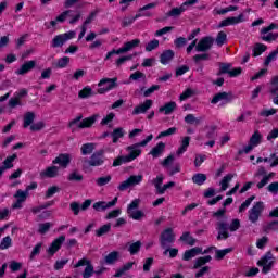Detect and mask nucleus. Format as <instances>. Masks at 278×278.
<instances>
[{
	"mask_svg": "<svg viewBox=\"0 0 278 278\" xmlns=\"http://www.w3.org/2000/svg\"><path fill=\"white\" fill-rule=\"evenodd\" d=\"M135 264H136L135 262L126 263L123 267L117 269V271L114 274V277H116V278L123 277V275H125V273H127L128 270H131L134 268Z\"/></svg>",
	"mask_w": 278,
	"mask_h": 278,
	"instance_id": "nucleus-28",
	"label": "nucleus"
},
{
	"mask_svg": "<svg viewBox=\"0 0 278 278\" xmlns=\"http://www.w3.org/2000/svg\"><path fill=\"white\" fill-rule=\"evenodd\" d=\"M129 163V159H127V155L124 156H118L117 159L114 160L113 166H122V164H127Z\"/></svg>",
	"mask_w": 278,
	"mask_h": 278,
	"instance_id": "nucleus-60",
	"label": "nucleus"
},
{
	"mask_svg": "<svg viewBox=\"0 0 278 278\" xmlns=\"http://www.w3.org/2000/svg\"><path fill=\"white\" fill-rule=\"evenodd\" d=\"M253 201H255V195H251L250 198H248L240 206H239V212H245L247 208L251 205V203H253Z\"/></svg>",
	"mask_w": 278,
	"mask_h": 278,
	"instance_id": "nucleus-50",
	"label": "nucleus"
},
{
	"mask_svg": "<svg viewBox=\"0 0 278 278\" xmlns=\"http://www.w3.org/2000/svg\"><path fill=\"white\" fill-rule=\"evenodd\" d=\"M27 197H29V193L27 191H23L18 189L16 193L14 194V198L16 199V202L13 204L14 210H21L23 207V203L27 201Z\"/></svg>",
	"mask_w": 278,
	"mask_h": 278,
	"instance_id": "nucleus-14",
	"label": "nucleus"
},
{
	"mask_svg": "<svg viewBox=\"0 0 278 278\" xmlns=\"http://www.w3.org/2000/svg\"><path fill=\"white\" fill-rule=\"evenodd\" d=\"M129 218H132V220H140L141 218H144V212L142 211H130L128 213Z\"/></svg>",
	"mask_w": 278,
	"mask_h": 278,
	"instance_id": "nucleus-53",
	"label": "nucleus"
},
{
	"mask_svg": "<svg viewBox=\"0 0 278 278\" xmlns=\"http://www.w3.org/2000/svg\"><path fill=\"white\" fill-rule=\"evenodd\" d=\"M67 179L68 181H83L84 176L78 172H73L72 174L68 175Z\"/></svg>",
	"mask_w": 278,
	"mask_h": 278,
	"instance_id": "nucleus-58",
	"label": "nucleus"
},
{
	"mask_svg": "<svg viewBox=\"0 0 278 278\" xmlns=\"http://www.w3.org/2000/svg\"><path fill=\"white\" fill-rule=\"evenodd\" d=\"M116 203H118V198H114L111 202L99 201L93 204V210H96V212H105V210L114 207Z\"/></svg>",
	"mask_w": 278,
	"mask_h": 278,
	"instance_id": "nucleus-15",
	"label": "nucleus"
},
{
	"mask_svg": "<svg viewBox=\"0 0 278 278\" xmlns=\"http://www.w3.org/2000/svg\"><path fill=\"white\" fill-rule=\"evenodd\" d=\"M129 81H147V74L137 71L129 76Z\"/></svg>",
	"mask_w": 278,
	"mask_h": 278,
	"instance_id": "nucleus-35",
	"label": "nucleus"
},
{
	"mask_svg": "<svg viewBox=\"0 0 278 278\" xmlns=\"http://www.w3.org/2000/svg\"><path fill=\"white\" fill-rule=\"evenodd\" d=\"M160 47V40L153 39L146 45V51L151 52L154 51V49H157Z\"/></svg>",
	"mask_w": 278,
	"mask_h": 278,
	"instance_id": "nucleus-54",
	"label": "nucleus"
},
{
	"mask_svg": "<svg viewBox=\"0 0 278 278\" xmlns=\"http://www.w3.org/2000/svg\"><path fill=\"white\" fill-rule=\"evenodd\" d=\"M34 121H36V113L35 112H26L24 114V124L23 127L27 129V127L34 125Z\"/></svg>",
	"mask_w": 278,
	"mask_h": 278,
	"instance_id": "nucleus-26",
	"label": "nucleus"
},
{
	"mask_svg": "<svg viewBox=\"0 0 278 278\" xmlns=\"http://www.w3.org/2000/svg\"><path fill=\"white\" fill-rule=\"evenodd\" d=\"M111 136L113 138V143L116 144V142H118V139L125 136V130L123 128H115Z\"/></svg>",
	"mask_w": 278,
	"mask_h": 278,
	"instance_id": "nucleus-43",
	"label": "nucleus"
},
{
	"mask_svg": "<svg viewBox=\"0 0 278 278\" xmlns=\"http://www.w3.org/2000/svg\"><path fill=\"white\" fill-rule=\"evenodd\" d=\"M83 115H78L73 121L70 122L68 127L72 131H77V129H86L90 127L93 123H97V116H90L83 119ZM83 119V121H81Z\"/></svg>",
	"mask_w": 278,
	"mask_h": 278,
	"instance_id": "nucleus-2",
	"label": "nucleus"
},
{
	"mask_svg": "<svg viewBox=\"0 0 278 278\" xmlns=\"http://www.w3.org/2000/svg\"><path fill=\"white\" fill-rule=\"evenodd\" d=\"M174 110H177V103L175 101H170L165 103V105L159 109V112L164 113L166 116L168 114H173Z\"/></svg>",
	"mask_w": 278,
	"mask_h": 278,
	"instance_id": "nucleus-23",
	"label": "nucleus"
},
{
	"mask_svg": "<svg viewBox=\"0 0 278 278\" xmlns=\"http://www.w3.org/2000/svg\"><path fill=\"white\" fill-rule=\"evenodd\" d=\"M36 68V61L25 62L18 70L15 71L16 75H27L30 71Z\"/></svg>",
	"mask_w": 278,
	"mask_h": 278,
	"instance_id": "nucleus-19",
	"label": "nucleus"
},
{
	"mask_svg": "<svg viewBox=\"0 0 278 278\" xmlns=\"http://www.w3.org/2000/svg\"><path fill=\"white\" fill-rule=\"evenodd\" d=\"M244 21V14H240L237 17H227L223 20L219 24V27H229V25H238V23H242Z\"/></svg>",
	"mask_w": 278,
	"mask_h": 278,
	"instance_id": "nucleus-20",
	"label": "nucleus"
},
{
	"mask_svg": "<svg viewBox=\"0 0 278 278\" xmlns=\"http://www.w3.org/2000/svg\"><path fill=\"white\" fill-rule=\"evenodd\" d=\"M210 58H211L210 53L195 54L193 56V62L195 64H199L201 62V60L207 61V60H210Z\"/></svg>",
	"mask_w": 278,
	"mask_h": 278,
	"instance_id": "nucleus-61",
	"label": "nucleus"
},
{
	"mask_svg": "<svg viewBox=\"0 0 278 278\" xmlns=\"http://www.w3.org/2000/svg\"><path fill=\"white\" fill-rule=\"evenodd\" d=\"M174 58H175V52L173 50H165L161 54L160 62L161 64H168V62H170V60H173Z\"/></svg>",
	"mask_w": 278,
	"mask_h": 278,
	"instance_id": "nucleus-29",
	"label": "nucleus"
},
{
	"mask_svg": "<svg viewBox=\"0 0 278 278\" xmlns=\"http://www.w3.org/2000/svg\"><path fill=\"white\" fill-rule=\"evenodd\" d=\"M176 235L173 228H166L160 235V244L162 249H169L170 244H175Z\"/></svg>",
	"mask_w": 278,
	"mask_h": 278,
	"instance_id": "nucleus-4",
	"label": "nucleus"
},
{
	"mask_svg": "<svg viewBox=\"0 0 278 278\" xmlns=\"http://www.w3.org/2000/svg\"><path fill=\"white\" fill-rule=\"evenodd\" d=\"M204 117L200 116V117H195L194 114H187L185 116V123H187V125H195L199 126L201 125V122L203 121Z\"/></svg>",
	"mask_w": 278,
	"mask_h": 278,
	"instance_id": "nucleus-27",
	"label": "nucleus"
},
{
	"mask_svg": "<svg viewBox=\"0 0 278 278\" xmlns=\"http://www.w3.org/2000/svg\"><path fill=\"white\" fill-rule=\"evenodd\" d=\"M75 36H76V33L73 30L65 33V34L54 36V38L51 41L52 49H58L60 47H64V45H66V42H68V40H73V38H75Z\"/></svg>",
	"mask_w": 278,
	"mask_h": 278,
	"instance_id": "nucleus-6",
	"label": "nucleus"
},
{
	"mask_svg": "<svg viewBox=\"0 0 278 278\" xmlns=\"http://www.w3.org/2000/svg\"><path fill=\"white\" fill-rule=\"evenodd\" d=\"M262 142V134H260V131H255L252 137L250 138V143L253 147H257V144H260Z\"/></svg>",
	"mask_w": 278,
	"mask_h": 278,
	"instance_id": "nucleus-47",
	"label": "nucleus"
},
{
	"mask_svg": "<svg viewBox=\"0 0 278 278\" xmlns=\"http://www.w3.org/2000/svg\"><path fill=\"white\" fill-rule=\"evenodd\" d=\"M141 182H142V175H137V176L132 175L118 186V190L119 192H125V190H127L128 188H131V186H138V184H141Z\"/></svg>",
	"mask_w": 278,
	"mask_h": 278,
	"instance_id": "nucleus-9",
	"label": "nucleus"
},
{
	"mask_svg": "<svg viewBox=\"0 0 278 278\" xmlns=\"http://www.w3.org/2000/svg\"><path fill=\"white\" fill-rule=\"evenodd\" d=\"M277 55H278V46H277V49L271 53H269L268 56L265 59V63H264L265 66H268L270 62H275V60H277Z\"/></svg>",
	"mask_w": 278,
	"mask_h": 278,
	"instance_id": "nucleus-56",
	"label": "nucleus"
},
{
	"mask_svg": "<svg viewBox=\"0 0 278 278\" xmlns=\"http://www.w3.org/2000/svg\"><path fill=\"white\" fill-rule=\"evenodd\" d=\"M17 155L13 154L11 156H8L4 161H3V166L0 168H4V170H8V168H14V164L12 162H14V160H16Z\"/></svg>",
	"mask_w": 278,
	"mask_h": 278,
	"instance_id": "nucleus-42",
	"label": "nucleus"
},
{
	"mask_svg": "<svg viewBox=\"0 0 278 278\" xmlns=\"http://www.w3.org/2000/svg\"><path fill=\"white\" fill-rule=\"evenodd\" d=\"M193 184H197V186H203L205 181H207V176L205 174H195L192 177Z\"/></svg>",
	"mask_w": 278,
	"mask_h": 278,
	"instance_id": "nucleus-37",
	"label": "nucleus"
},
{
	"mask_svg": "<svg viewBox=\"0 0 278 278\" xmlns=\"http://www.w3.org/2000/svg\"><path fill=\"white\" fill-rule=\"evenodd\" d=\"M220 101H224V103H231V101H233V94L225 91L218 92L213 97L211 103L216 105V103H220Z\"/></svg>",
	"mask_w": 278,
	"mask_h": 278,
	"instance_id": "nucleus-13",
	"label": "nucleus"
},
{
	"mask_svg": "<svg viewBox=\"0 0 278 278\" xmlns=\"http://www.w3.org/2000/svg\"><path fill=\"white\" fill-rule=\"evenodd\" d=\"M52 164H59L61 168H68V164H71V154L61 153L53 161Z\"/></svg>",
	"mask_w": 278,
	"mask_h": 278,
	"instance_id": "nucleus-17",
	"label": "nucleus"
},
{
	"mask_svg": "<svg viewBox=\"0 0 278 278\" xmlns=\"http://www.w3.org/2000/svg\"><path fill=\"white\" fill-rule=\"evenodd\" d=\"M217 240H227L229 238V223L219 220L216 223Z\"/></svg>",
	"mask_w": 278,
	"mask_h": 278,
	"instance_id": "nucleus-11",
	"label": "nucleus"
},
{
	"mask_svg": "<svg viewBox=\"0 0 278 278\" xmlns=\"http://www.w3.org/2000/svg\"><path fill=\"white\" fill-rule=\"evenodd\" d=\"M59 172H60V167L50 166V167L46 168V170L41 172L40 175H41V177L53 178V177H58Z\"/></svg>",
	"mask_w": 278,
	"mask_h": 278,
	"instance_id": "nucleus-25",
	"label": "nucleus"
},
{
	"mask_svg": "<svg viewBox=\"0 0 278 278\" xmlns=\"http://www.w3.org/2000/svg\"><path fill=\"white\" fill-rule=\"evenodd\" d=\"M10 247H12V238L7 236L0 242V249L1 251H4V249H10Z\"/></svg>",
	"mask_w": 278,
	"mask_h": 278,
	"instance_id": "nucleus-51",
	"label": "nucleus"
},
{
	"mask_svg": "<svg viewBox=\"0 0 278 278\" xmlns=\"http://www.w3.org/2000/svg\"><path fill=\"white\" fill-rule=\"evenodd\" d=\"M231 71V64L229 63H219V72H218V75H229Z\"/></svg>",
	"mask_w": 278,
	"mask_h": 278,
	"instance_id": "nucleus-52",
	"label": "nucleus"
},
{
	"mask_svg": "<svg viewBox=\"0 0 278 278\" xmlns=\"http://www.w3.org/2000/svg\"><path fill=\"white\" fill-rule=\"evenodd\" d=\"M56 192H60L59 187H56V186L50 187L46 191V199H51V197H53V194H56Z\"/></svg>",
	"mask_w": 278,
	"mask_h": 278,
	"instance_id": "nucleus-63",
	"label": "nucleus"
},
{
	"mask_svg": "<svg viewBox=\"0 0 278 278\" xmlns=\"http://www.w3.org/2000/svg\"><path fill=\"white\" fill-rule=\"evenodd\" d=\"M164 151H166V143L161 141L150 151V155H152L154 159H157L163 155Z\"/></svg>",
	"mask_w": 278,
	"mask_h": 278,
	"instance_id": "nucleus-22",
	"label": "nucleus"
},
{
	"mask_svg": "<svg viewBox=\"0 0 278 278\" xmlns=\"http://www.w3.org/2000/svg\"><path fill=\"white\" fill-rule=\"evenodd\" d=\"M257 266H263V269H262L263 275H268V273L273 270V266H275V256H273V253L267 252L257 262Z\"/></svg>",
	"mask_w": 278,
	"mask_h": 278,
	"instance_id": "nucleus-7",
	"label": "nucleus"
},
{
	"mask_svg": "<svg viewBox=\"0 0 278 278\" xmlns=\"http://www.w3.org/2000/svg\"><path fill=\"white\" fill-rule=\"evenodd\" d=\"M265 207L266 206L262 201L254 203L253 207L248 211V219L250 220V223H257V220H260L262 214L264 213Z\"/></svg>",
	"mask_w": 278,
	"mask_h": 278,
	"instance_id": "nucleus-5",
	"label": "nucleus"
},
{
	"mask_svg": "<svg viewBox=\"0 0 278 278\" xmlns=\"http://www.w3.org/2000/svg\"><path fill=\"white\" fill-rule=\"evenodd\" d=\"M110 229H112V225L105 224L96 230L97 238H101V236H105V233H110Z\"/></svg>",
	"mask_w": 278,
	"mask_h": 278,
	"instance_id": "nucleus-44",
	"label": "nucleus"
},
{
	"mask_svg": "<svg viewBox=\"0 0 278 278\" xmlns=\"http://www.w3.org/2000/svg\"><path fill=\"white\" fill-rule=\"evenodd\" d=\"M187 10V8L181 4L179 8H174L172 9L168 13L167 16H170L172 18H177V16H181L184 12Z\"/></svg>",
	"mask_w": 278,
	"mask_h": 278,
	"instance_id": "nucleus-34",
	"label": "nucleus"
},
{
	"mask_svg": "<svg viewBox=\"0 0 278 278\" xmlns=\"http://www.w3.org/2000/svg\"><path fill=\"white\" fill-rule=\"evenodd\" d=\"M136 47H140V39H132L131 41L125 42L124 46L117 49V53H128V51H132Z\"/></svg>",
	"mask_w": 278,
	"mask_h": 278,
	"instance_id": "nucleus-18",
	"label": "nucleus"
},
{
	"mask_svg": "<svg viewBox=\"0 0 278 278\" xmlns=\"http://www.w3.org/2000/svg\"><path fill=\"white\" fill-rule=\"evenodd\" d=\"M278 229V222L274 220V222H269L266 225L263 226V231L265 233H270V231H277Z\"/></svg>",
	"mask_w": 278,
	"mask_h": 278,
	"instance_id": "nucleus-38",
	"label": "nucleus"
},
{
	"mask_svg": "<svg viewBox=\"0 0 278 278\" xmlns=\"http://www.w3.org/2000/svg\"><path fill=\"white\" fill-rule=\"evenodd\" d=\"M267 190L271 192V194H278V181L269 184Z\"/></svg>",
	"mask_w": 278,
	"mask_h": 278,
	"instance_id": "nucleus-64",
	"label": "nucleus"
},
{
	"mask_svg": "<svg viewBox=\"0 0 278 278\" xmlns=\"http://www.w3.org/2000/svg\"><path fill=\"white\" fill-rule=\"evenodd\" d=\"M179 240L180 242H186L189 247H194V244H197V239L190 236V232H184Z\"/></svg>",
	"mask_w": 278,
	"mask_h": 278,
	"instance_id": "nucleus-32",
	"label": "nucleus"
},
{
	"mask_svg": "<svg viewBox=\"0 0 278 278\" xmlns=\"http://www.w3.org/2000/svg\"><path fill=\"white\" fill-rule=\"evenodd\" d=\"M94 275V266H92V263L85 267V270L83 271V278H90Z\"/></svg>",
	"mask_w": 278,
	"mask_h": 278,
	"instance_id": "nucleus-55",
	"label": "nucleus"
},
{
	"mask_svg": "<svg viewBox=\"0 0 278 278\" xmlns=\"http://www.w3.org/2000/svg\"><path fill=\"white\" fill-rule=\"evenodd\" d=\"M175 134H177V128L176 127H172V128H168L165 131L160 132L159 136L156 137V139L160 140L161 138H166V137L173 136Z\"/></svg>",
	"mask_w": 278,
	"mask_h": 278,
	"instance_id": "nucleus-49",
	"label": "nucleus"
},
{
	"mask_svg": "<svg viewBox=\"0 0 278 278\" xmlns=\"http://www.w3.org/2000/svg\"><path fill=\"white\" fill-rule=\"evenodd\" d=\"M118 255L119 253L116 251L109 253L104 258L105 264H116V262H118Z\"/></svg>",
	"mask_w": 278,
	"mask_h": 278,
	"instance_id": "nucleus-36",
	"label": "nucleus"
},
{
	"mask_svg": "<svg viewBox=\"0 0 278 278\" xmlns=\"http://www.w3.org/2000/svg\"><path fill=\"white\" fill-rule=\"evenodd\" d=\"M151 140H153V135H149L144 140L139 143L128 146L126 148V151L128 152V154L126 155L128 162H134V160L140 157V155L142 154V149H140V147H147L149 142H151Z\"/></svg>",
	"mask_w": 278,
	"mask_h": 278,
	"instance_id": "nucleus-1",
	"label": "nucleus"
},
{
	"mask_svg": "<svg viewBox=\"0 0 278 278\" xmlns=\"http://www.w3.org/2000/svg\"><path fill=\"white\" fill-rule=\"evenodd\" d=\"M65 240H66L65 236H60L59 238H56L48 248L47 250L48 255H50V257H53L55 253H58L60 249H62V244H64Z\"/></svg>",
	"mask_w": 278,
	"mask_h": 278,
	"instance_id": "nucleus-12",
	"label": "nucleus"
},
{
	"mask_svg": "<svg viewBox=\"0 0 278 278\" xmlns=\"http://www.w3.org/2000/svg\"><path fill=\"white\" fill-rule=\"evenodd\" d=\"M52 226H53V224H51L49 222L43 223V224H39V233L45 236V233H47V231H49Z\"/></svg>",
	"mask_w": 278,
	"mask_h": 278,
	"instance_id": "nucleus-59",
	"label": "nucleus"
},
{
	"mask_svg": "<svg viewBox=\"0 0 278 278\" xmlns=\"http://www.w3.org/2000/svg\"><path fill=\"white\" fill-rule=\"evenodd\" d=\"M97 149V143H84L80 148L81 155H90Z\"/></svg>",
	"mask_w": 278,
	"mask_h": 278,
	"instance_id": "nucleus-31",
	"label": "nucleus"
},
{
	"mask_svg": "<svg viewBox=\"0 0 278 278\" xmlns=\"http://www.w3.org/2000/svg\"><path fill=\"white\" fill-rule=\"evenodd\" d=\"M215 39L212 36H206L200 39V41L195 46V51L198 53H205L214 47Z\"/></svg>",
	"mask_w": 278,
	"mask_h": 278,
	"instance_id": "nucleus-8",
	"label": "nucleus"
},
{
	"mask_svg": "<svg viewBox=\"0 0 278 278\" xmlns=\"http://www.w3.org/2000/svg\"><path fill=\"white\" fill-rule=\"evenodd\" d=\"M98 94H105V92H110V90H114V88H118V78H102L98 84Z\"/></svg>",
	"mask_w": 278,
	"mask_h": 278,
	"instance_id": "nucleus-3",
	"label": "nucleus"
},
{
	"mask_svg": "<svg viewBox=\"0 0 278 278\" xmlns=\"http://www.w3.org/2000/svg\"><path fill=\"white\" fill-rule=\"evenodd\" d=\"M231 179H233L232 174H228L222 179V181L219 182V186L222 187V192H225V190L229 188V182L231 181Z\"/></svg>",
	"mask_w": 278,
	"mask_h": 278,
	"instance_id": "nucleus-39",
	"label": "nucleus"
},
{
	"mask_svg": "<svg viewBox=\"0 0 278 278\" xmlns=\"http://www.w3.org/2000/svg\"><path fill=\"white\" fill-rule=\"evenodd\" d=\"M203 253V249L195 247L190 250L185 251L182 260L185 262H189V260H192V257H197V255H201Z\"/></svg>",
	"mask_w": 278,
	"mask_h": 278,
	"instance_id": "nucleus-21",
	"label": "nucleus"
},
{
	"mask_svg": "<svg viewBox=\"0 0 278 278\" xmlns=\"http://www.w3.org/2000/svg\"><path fill=\"white\" fill-rule=\"evenodd\" d=\"M110 181H112V176L106 175V176L99 177L96 180V184H97V186H99L101 188L103 186H108V184H110Z\"/></svg>",
	"mask_w": 278,
	"mask_h": 278,
	"instance_id": "nucleus-46",
	"label": "nucleus"
},
{
	"mask_svg": "<svg viewBox=\"0 0 278 278\" xmlns=\"http://www.w3.org/2000/svg\"><path fill=\"white\" fill-rule=\"evenodd\" d=\"M71 64V58L63 56L60 58L55 63H53L54 68H66Z\"/></svg>",
	"mask_w": 278,
	"mask_h": 278,
	"instance_id": "nucleus-33",
	"label": "nucleus"
},
{
	"mask_svg": "<svg viewBox=\"0 0 278 278\" xmlns=\"http://www.w3.org/2000/svg\"><path fill=\"white\" fill-rule=\"evenodd\" d=\"M153 186L156 189V194H160V190H162V184H164V176L163 175H159L156 176V178H154L152 180Z\"/></svg>",
	"mask_w": 278,
	"mask_h": 278,
	"instance_id": "nucleus-41",
	"label": "nucleus"
},
{
	"mask_svg": "<svg viewBox=\"0 0 278 278\" xmlns=\"http://www.w3.org/2000/svg\"><path fill=\"white\" fill-rule=\"evenodd\" d=\"M188 147H190V137H185L181 140V144L178 148L176 154L177 155H184V153H186L188 151Z\"/></svg>",
	"mask_w": 278,
	"mask_h": 278,
	"instance_id": "nucleus-30",
	"label": "nucleus"
},
{
	"mask_svg": "<svg viewBox=\"0 0 278 278\" xmlns=\"http://www.w3.org/2000/svg\"><path fill=\"white\" fill-rule=\"evenodd\" d=\"M231 251H233V249L231 248H227L224 250H216V260H223L225 257V255H227L228 253H231Z\"/></svg>",
	"mask_w": 278,
	"mask_h": 278,
	"instance_id": "nucleus-57",
	"label": "nucleus"
},
{
	"mask_svg": "<svg viewBox=\"0 0 278 278\" xmlns=\"http://www.w3.org/2000/svg\"><path fill=\"white\" fill-rule=\"evenodd\" d=\"M215 42H216L217 47H223V45H225V42H227V34H225V31H219L217 34Z\"/></svg>",
	"mask_w": 278,
	"mask_h": 278,
	"instance_id": "nucleus-48",
	"label": "nucleus"
},
{
	"mask_svg": "<svg viewBox=\"0 0 278 278\" xmlns=\"http://www.w3.org/2000/svg\"><path fill=\"white\" fill-rule=\"evenodd\" d=\"M138 17L136 15L134 17H124L122 21V27H129V25H134Z\"/></svg>",
	"mask_w": 278,
	"mask_h": 278,
	"instance_id": "nucleus-62",
	"label": "nucleus"
},
{
	"mask_svg": "<svg viewBox=\"0 0 278 278\" xmlns=\"http://www.w3.org/2000/svg\"><path fill=\"white\" fill-rule=\"evenodd\" d=\"M126 247H128L127 251L130 255H138V253H140V249H142V242L136 241L134 243H127Z\"/></svg>",
	"mask_w": 278,
	"mask_h": 278,
	"instance_id": "nucleus-24",
	"label": "nucleus"
},
{
	"mask_svg": "<svg viewBox=\"0 0 278 278\" xmlns=\"http://www.w3.org/2000/svg\"><path fill=\"white\" fill-rule=\"evenodd\" d=\"M266 46L264 43H255L254 48H253V58H257L260 55H262L264 53V51H266Z\"/></svg>",
	"mask_w": 278,
	"mask_h": 278,
	"instance_id": "nucleus-40",
	"label": "nucleus"
},
{
	"mask_svg": "<svg viewBox=\"0 0 278 278\" xmlns=\"http://www.w3.org/2000/svg\"><path fill=\"white\" fill-rule=\"evenodd\" d=\"M105 151L104 150H99L94 152L90 159L87 161L88 166H103L105 162Z\"/></svg>",
	"mask_w": 278,
	"mask_h": 278,
	"instance_id": "nucleus-10",
	"label": "nucleus"
},
{
	"mask_svg": "<svg viewBox=\"0 0 278 278\" xmlns=\"http://www.w3.org/2000/svg\"><path fill=\"white\" fill-rule=\"evenodd\" d=\"M151 108H153V100H146L143 103L135 106L132 115L138 116V114H147Z\"/></svg>",
	"mask_w": 278,
	"mask_h": 278,
	"instance_id": "nucleus-16",
	"label": "nucleus"
},
{
	"mask_svg": "<svg viewBox=\"0 0 278 278\" xmlns=\"http://www.w3.org/2000/svg\"><path fill=\"white\" fill-rule=\"evenodd\" d=\"M94 92H92V88L85 87L83 90L78 92L79 99H88V97H93Z\"/></svg>",
	"mask_w": 278,
	"mask_h": 278,
	"instance_id": "nucleus-45",
	"label": "nucleus"
}]
</instances>
